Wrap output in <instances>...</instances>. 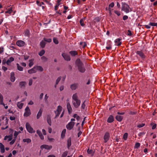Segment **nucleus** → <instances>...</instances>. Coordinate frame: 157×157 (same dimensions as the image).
Instances as JSON below:
<instances>
[{
    "label": "nucleus",
    "instance_id": "nucleus-63",
    "mask_svg": "<svg viewBox=\"0 0 157 157\" xmlns=\"http://www.w3.org/2000/svg\"><path fill=\"white\" fill-rule=\"evenodd\" d=\"M48 139L50 142H53L54 140V139L53 138H50L48 137Z\"/></svg>",
    "mask_w": 157,
    "mask_h": 157
},
{
    "label": "nucleus",
    "instance_id": "nucleus-36",
    "mask_svg": "<svg viewBox=\"0 0 157 157\" xmlns=\"http://www.w3.org/2000/svg\"><path fill=\"white\" fill-rule=\"evenodd\" d=\"M47 121L48 124L50 126L51 125V121L50 117H48L47 118Z\"/></svg>",
    "mask_w": 157,
    "mask_h": 157
},
{
    "label": "nucleus",
    "instance_id": "nucleus-26",
    "mask_svg": "<svg viewBox=\"0 0 157 157\" xmlns=\"http://www.w3.org/2000/svg\"><path fill=\"white\" fill-rule=\"evenodd\" d=\"M34 59H30L29 60V66L30 67H31L33 64L34 63Z\"/></svg>",
    "mask_w": 157,
    "mask_h": 157
},
{
    "label": "nucleus",
    "instance_id": "nucleus-23",
    "mask_svg": "<svg viewBox=\"0 0 157 157\" xmlns=\"http://www.w3.org/2000/svg\"><path fill=\"white\" fill-rule=\"evenodd\" d=\"M116 119L118 121H121L123 119V117L120 115H117L116 117Z\"/></svg>",
    "mask_w": 157,
    "mask_h": 157
},
{
    "label": "nucleus",
    "instance_id": "nucleus-31",
    "mask_svg": "<svg viewBox=\"0 0 157 157\" xmlns=\"http://www.w3.org/2000/svg\"><path fill=\"white\" fill-rule=\"evenodd\" d=\"M17 69L20 71H23V68L22 67L20 66L18 63L17 64Z\"/></svg>",
    "mask_w": 157,
    "mask_h": 157
},
{
    "label": "nucleus",
    "instance_id": "nucleus-22",
    "mask_svg": "<svg viewBox=\"0 0 157 157\" xmlns=\"http://www.w3.org/2000/svg\"><path fill=\"white\" fill-rule=\"evenodd\" d=\"M113 117L112 116H110L107 119V122L109 123H111L113 121Z\"/></svg>",
    "mask_w": 157,
    "mask_h": 157
},
{
    "label": "nucleus",
    "instance_id": "nucleus-42",
    "mask_svg": "<svg viewBox=\"0 0 157 157\" xmlns=\"http://www.w3.org/2000/svg\"><path fill=\"white\" fill-rule=\"evenodd\" d=\"M114 13L118 16H119L121 15L120 12L119 11L115 10L114 11Z\"/></svg>",
    "mask_w": 157,
    "mask_h": 157
},
{
    "label": "nucleus",
    "instance_id": "nucleus-45",
    "mask_svg": "<svg viewBox=\"0 0 157 157\" xmlns=\"http://www.w3.org/2000/svg\"><path fill=\"white\" fill-rule=\"evenodd\" d=\"M67 153L68 152L67 151H65L62 154V157H66L67 155Z\"/></svg>",
    "mask_w": 157,
    "mask_h": 157
},
{
    "label": "nucleus",
    "instance_id": "nucleus-19",
    "mask_svg": "<svg viewBox=\"0 0 157 157\" xmlns=\"http://www.w3.org/2000/svg\"><path fill=\"white\" fill-rule=\"evenodd\" d=\"M78 86V84L74 83L71 86V88L72 90H75L77 87Z\"/></svg>",
    "mask_w": 157,
    "mask_h": 157
},
{
    "label": "nucleus",
    "instance_id": "nucleus-47",
    "mask_svg": "<svg viewBox=\"0 0 157 157\" xmlns=\"http://www.w3.org/2000/svg\"><path fill=\"white\" fill-rule=\"evenodd\" d=\"M114 3L113 2H112L109 5V8H113L114 6Z\"/></svg>",
    "mask_w": 157,
    "mask_h": 157
},
{
    "label": "nucleus",
    "instance_id": "nucleus-61",
    "mask_svg": "<svg viewBox=\"0 0 157 157\" xmlns=\"http://www.w3.org/2000/svg\"><path fill=\"white\" fill-rule=\"evenodd\" d=\"M60 77H59L57 79L56 81V85H57V84H58V83H59V82L60 81Z\"/></svg>",
    "mask_w": 157,
    "mask_h": 157
},
{
    "label": "nucleus",
    "instance_id": "nucleus-64",
    "mask_svg": "<svg viewBox=\"0 0 157 157\" xmlns=\"http://www.w3.org/2000/svg\"><path fill=\"white\" fill-rule=\"evenodd\" d=\"M85 101H84L82 105V108L83 109H84L85 108Z\"/></svg>",
    "mask_w": 157,
    "mask_h": 157
},
{
    "label": "nucleus",
    "instance_id": "nucleus-48",
    "mask_svg": "<svg viewBox=\"0 0 157 157\" xmlns=\"http://www.w3.org/2000/svg\"><path fill=\"white\" fill-rule=\"evenodd\" d=\"M151 125H152V129H154L156 128V125L154 123H151Z\"/></svg>",
    "mask_w": 157,
    "mask_h": 157
},
{
    "label": "nucleus",
    "instance_id": "nucleus-11",
    "mask_svg": "<svg viewBox=\"0 0 157 157\" xmlns=\"http://www.w3.org/2000/svg\"><path fill=\"white\" fill-rule=\"evenodd\" d=\"M52 148V146H49L46 144H44L40 146L41 149L45 148L47 150H50Z\"/></svg>",
    "mask_w": 157,
    "mask_h": 157
},
{
    "label": "nucleus",
    "instance_id": "nucleus-38",
    "mask_svg": "<svg viewBox=\"0 0 157 157\" xmlns=\"http://www.w3.org/2000/svg\"><path fill=\"white\" fill-rule=\"evenodd\" d=\"M45 53V51L44 50H42L41 51H40V52L39 53V55L40 56H42V55H43Z\"/></svg>",
    "mask_w": 157,
    "mask_h": 157
},
{
    "label": "nucleus",
    "instance_id": "nucleus-50",
    "mask_svg": "<svg viewBox=\"0 0 157 157\" xmlns=\"http://www.w3.org/2000/svg\"><path fill=\"white\" fill-rule=\"evenodd\" d=\"M16 138H14V139H13L10 142V145L13 144L15 142L16 140Z\"/></svg>",
    "mask_w": 157,
    "mask_h": 157
},
{
    "label": "nucleus",
    "instance_id": "nucleus-21",
    "mask_svg": "<svg viewBox=\"0 0 157 157\" xmlns=\"http://www.w3.org/2000/svg\"><path fill=\"white\" fill-rule=\"evenodd\" d=\"M14 76V73L13 72H11L10 74V80L12 82H14L15 80V78Z\"/></svg>",
    "mask_w": 157,
    "mask_h": 157
},
{
    "label": "nucleus",
    "instance_id": "nucleus-53",
    "mask_svg": "<svg viewBox=\"0 0 157 157\" xmlns=\"http://www.w3.org/2000/svg\"><path fill=\"white\" fill-rule=\"evenodd\" d=\"M87 152L88 154H92L93 151L91 150H90L89 149H88L87 150Z\"/></svg>",
    "mask_w": 157,
    "mask_h": 157
},
{
    "label": "nucleus",
    "instance_id": "nucleus-29",
    "mask_svg": "<svg viewBox=\"0 0 157 157\" xmlns=\"http://www.w3.org/2000/svg\"><path fill=\"white\" fill-rule=\"evenodd\" d=\"M67 147L69 148L71 145V138H69L67 140Z\"/></svg>",
    "mask_w": 157,
    "mask_h": 157
},
{
    "label": "nucleus",
    "instance_id": "nucleus-3",
    "mask_svg": "<svg viewBox=\"0 0 157 157\" xmlns=\"http://www.w3.org/2000/svg\"><path fill=\"white\" fill-rule=\"evenodd\" d=\"M76 63L78 66V69L79 71L83 73L85 71V69L83 67V64L82 63L79 59H78L76 61Z\"/></svg>",
    "mask_w": 157,
    "mask_h": 157
},
{
    "label": "nucleus",
    "instance_id": "nucleus-8",
    "mask_svg": "<svg viewBox=\"0 0 157 157\" xmlns=\"http://www.w3.org/2000/svg\"><path fill=\"white\" fill-rule=\"evenodd\" d=\"M136 54L142 59H144L146 58L145 55L142 51H138L136 52Z\"/></svg>",
    "mask_w": 157,
    "mask_h": 157
},
{
    "label": "nucleus",
    "instance_id": "nucleus-51",
    "mask_svg": "<svg viewBox=\"0 0 157 157\" xmlns=\"http://www.w3.org/2000/svg\"><path fill=\"white\" fill-rule=\"evenodd\" d=\"M18 135V133L17 132V131H15L14 132V137L15 138H16L17 136Z\"/></svg>",
    "mask_w": 157,
    "mask_h": 157
},
{
    "label": "nucleus",
    "instance_id": "nucleus-57",
    "mask_svg": "<svg viewBox=\"0 0 157 157\" xmlns=\"http://www.w3.org/2000/svg\"><path fill=\"white\" fill-rule=\"evenodd\" d=\"M36 3L37 5L39 6H42L41 4L40 3V2L38 1H36Z\"/></svg>",
    "mask_w": 157,
    "mask_h": 157
},
{
    "label": "nucleus",
    "instance_id": "nucleus-13",
    "mask_svg": "<svg viewBox=\"0 0 157 157\" xmlns=\"http://www.w3.org/2000/svg\"><path fill=\"white\" fill-rule=\"evenodd\" d=\"M62 56L65 60L69 61L70 60V58L69 56L65 53H63Z\"/></svg>",
    "mask_w": 157,
    "mask_h": 157
},
{
    "label": "nucleus",
    "instance_id": "nucleus-62",
    "mask_svg": "<svg viewBox=\"0 0 157 157\" xmlns=\"http://www.w3.org/2000/svg\"><path fill=\"white\" fill-rule=\"evenodd\" d=\"M10 119L11 121H13L15 120V118L14 117H10Z\"/></svg>",
    "mask_w": 157,
    "mask_h": 157
},
{
    "label": "nucleus",
    "instance_id": "nucleus-54",
    "mask_svg": "<svg viewBox=\"0 0 157 157\" xmlns=\"http://www.w3.org/2000/svg\"><path fill=\"white\" fill-rule=\"evenodd\" d=\"M79 22H80V24L81 26H84V22H83V20L81 19L80 20Z\"/></svg>",
    "mask_w": 157,
    "mask_h": 157
},
{
    "label": "nucleus",
    "instance_id": "nucleus-52",
    "mask_svg": "<svg viewBox=\"0 0 157 157\" xmlns=\"http://www.w3.org/2000/svg\"><path fill=\"white\" fill-rule=\"evenodd\" d=\"M54 42L56 44H57L58 43V40L56 38H54L53 39Z\"/></svg>",
    "mask_w": 157,
    "mask_h": 157
},
{
    "label": "nucleus",
    "instance_id": "nucleus-35",
    "mask_svg": "<svg viewBox=\"0 0 157 157\" xmlns=\"http://www.w3.org/2000/svg\"><path fill=\"white\" fill-rule=\"evenodd\" d=\"M3 97L2 95L0 94V104H3Z\"/></svg>",
    "mask_w": 157,
    "mask_h": 157
},
{
    "label": "nucleus",
    "instance_id": "nucleus-16",
    "mask_svg": "<svg viewBox=\"0 0 157 157\" xmlns=\"http://www.w3.org/2000/svg\"><path fill=\"white\" fill-rule=\"evenodd\" d=\"M12 139V135H11L9 136H5L4 140H7L8 141H11Z\"/></svg>",
    "mask_w": 157,
    "mask_h": 157
},
{
    "label": "nucleus",
    "instance_id": "nucleus-59",
    "mask_svg": "<svg viewBox=\"0 0 157 157\" xmlns=\"http://www.w3.org/2000/svg\"><path fill=\"white\" fill-rule=\"evenodd\" d=\"M2 69L4 71H6L7 69V68L6 67H5V66H2Z\"/></svg>",
    "mask_w": 157,
    "mask_h": 157
},
{
    "label": "nucleus",
    "instance_id": "nucleus-34",
    "mask_svg": "<svg viewBox=\"0 0 157 157\" xmlns=\"http://www.w3.org/2000/svg\"><path fill=\"white\" fill-rule=\"evenodd\" d=\"M70 53L72 56H75L77 55V52L75 51H72L70 52Z\"/></svg>",
    "mask_w": 157,
    "mask_h": 157
},
{
    "label": "nucleus",
    "instance_id": "nucleus-12",
    "mask_svg": "<svg viewBox=\"0 0 157 157\" xmlns=\"http://www.w3.org/2000/svg\"><path fill=\"white\" fill-rule=\"evenodd\" d=\"M121 38H118L116 39L115 41L114 42L116 45L119 46L121 44Z\"/></svg>",
    "mask_w": 157,
    "mask_h": 157
},
{
    "label": "nucleus",
    "instance_id": "nucleus-49",
    "mask_svg": "<svg viewBox=\"0 0 157 157\" xmlns=\"http://www.w3.org/2000/svg\"><path fill=\"white\" fill-rule=\"evenodd\" d=\"M73 117L74 118H76L77 120L79 119V117L76 114H74L73 115Z\"/></svg>",
    "mask_w": 157,
    "mask_h": 157
},
{
    "label": "nucleus",
    "instance_id": "nucleus-2",
    "mask_svg": "<svg viewBox=\"0 0 157 157\" xmlns=\"http://www.w3.org/2000/svg\"><path fill=\"white\" fill-rule=\"evenodd\" d=\"M122 11L126 13H128L132 11V10L128 4L126 3L122 2L121 3V9Z\"/></svg>",
    "mask_w": 157,
    "mask_h": 157
},
{
    "label": "nucleus",
    "instance_id": "nucleus-37",
    "mask_svg": "<svg viewBox=\"0 0 157 157\" xmlns=\"http://www.w3.org/2000/svg\"><path fill=\"white\" fill-rule=\"evenodd\" d=\"M140 146V144L139 143H136L135 144L134 148H138Z\"/></svg>",
    "mask_w": 157,
    "mask_h": 157
},
{
    "label": "nucleus",
    "instance_id": "nucleus-24",
    "mask_svg": "<svg viewBox=\"0 0 157 157\" xmlns=\"http://www.w3.org/2000/svg\"><path fill=\"white\" fill-rule=\"evenodd\" d=\"M23 142L24 143H30L31 142V140L29 138L24 139L23 140Z\"/></svg>",
    "mask_w": 157,
    "mask_h": 157
},
{
    "label": "nucleus",
    "instance_id": "nucleus-5",
    "mask_svg": "<svg viewBox=\"0 0 157 157\" xmlns=\"http://www.w3.org/2000/svg\"><path fill=\"white\" fill-rule=\"evenodd\" d=\"M75 121V119L74 118L71 119V121L66 125V128L67 129L71 130L72 129L75 125V123L74 122Z\"/></svg>",
    "mask_w": 157,
    "mask_h": 157
},
{
    "label": "nucleus",
    "instance_id": "nucleus-17",
    "mask_svg": "<svg viewBox=\"0 0 157 157\" xmlns=\"http://www.w3.org/2000/svg\"><path fill=\"white\" fill-rule=\"evenodd\" d=\"M14 60V58L12 57H10L6 62V64L9 65L10 64L11 62L13 61Z\"/></svg>",
    "mask_w": 157,
    "mask_h": 157
},
{
    "label": "nucleus",
    "instance_id": "nucleus-32",
    "mask_svg": "<svg viewBox=\"0 0 157 157\" xmlns=\"http://www.w3.org/2000/svg\"><path fill=\"white\" fill-rule=\"evenodd\" d=\"M45 45V42L43 40H42L40 43V45L42 48L44 47Z\"/></svg>",
    "mask_w": 157,
    "mask_h": 157
},
{
    "label": "nucleus",
    "instance_id": "nucleus-39",
    "mask_svg": "<svg viewBox=\"0 0 157 157\" xmlns=\"http://www.w3.org/2000/svg\"><path fill=\"white\" fill-rule=\"evenodd\" d=\"M128 134L127 133H125L123 136V139L124 140H126L128 137Z\"/></svg>",
    "mask_w": 157,
    "mask_h": 157
},
{
    "label": "nucleus",
    "instance_id": "nucleus-60",
    "mask_svg": "<svg viewBox=\"0 0 157 157\" xmlns=\"http://www.w3.org/2000/svg\"><path fill=\"white\" fill-rule=\"evenodd\" d=\"M33 83V80L32 79H30L29 80V86H31Z\"/></svg>",
    "mask_w": 157,
    "mask_h": 157
},
{
    "label": "nucleus",
    "instance_id": "nucleus-43",
    "mask_svg": "<svg viewBox=\"0 0 157 157\" xmlns=\"http://www.w3.org/2000/svg\"><path fill=\"white\" fill-rule=\"evenodd\" d=\"M29 31L28 30H27L25 31V35L26 36H29Z\"/></svg>",
    "mask_w": 157,
    "mask_h": 157
},
{
    "label": "nucleus",
    "instance_id": "nucleus-41",
    "mask_svg": "<svg viewBox=\"0 0 157 157\" xmlns=\"http://www.w3.org/2000/svg\"><path fill=\"white\" fill-rule=\"evenodd\" d=\"M44 40L45 41L47 42L48 43L51 42L52 41L51 39L50 38L47 39L46 38H44Z\"/></svg>",
    "mask_w": 157,
    "mask_h": 157
},
{
    "label": "nucleus",
    "instance_id": "nucleus-56",
    "mask_svg": "<svg viewBox=\"0 0 157 157\" xmlns=\"http://www.w3.org/2000/svg\"><path fill=\"white\" fill-rule=\"evenodd\" d=\"M128 17L127 15H124L123 17V19L124 20H127V19H128Z\"/></svg>",
    "mask_w": 157,
    "mask_h": 157
},
{
    "label": "nucleus",
    "instance_id": "nucleus-30",
    "mask_svg": "<svg viewBox=\"0 0 157 157\" xmlns=\"http://www.w3.org/2000/svg\"><path fill=\"white\" fill-rule=\"evenodd\" d=\"M66 129H63L62 132L61 134V137L62 138H63L64 137L65 133H66Z\"/></svg>",
    "mask_w": 157,
    "mask_h": 157
},
{
    "label": "nucleus",
    "instance_id": "nucleus-4",
    "mask_svg": "<svg viewBox=\"0 0 157 157\" xmlns=\"http://www.w3.org/2000/svg\"><path fill=\"white\" fill-rule=\"evenodd\" d=\"M62 107L60 105L57 107L56 110L54 111L55 114V118H57L59 116L62 110Z\"/></svg>",
    "mask_w": 157,
    "mask_h": 157
},
{
    "label": "nucleus",
    "instance_id": "nucleus-10",
    "mask_svg": "<svg viewBox=\"0 0 157 157\" xmlns=\"http://www.w3.org/2000/svg\"><path fill=\"white\" fill-rule=\"evenodd\" d=\"M16 44L18 46L21 47L24 46L25 44V43L22 40H18L17 41Z\"/></svg>",
    "mask_w": 157,
    "mask_h": 157
},
{
    "label": "nucleus",
    "instance_id": "nucleus-18",
    "mask_svg": "<svg viewBox=\"0 0 157 157\" xmlns=\"http://www.w3.org/2000/svg\"><path fill=\"white\" fill-rule=\"evenodd\" d=\"M67 108L69 113H71L72 112V108L69 103H68L67 104Z\"/></svg>",
    "mask_w": 157,
    "mask_h": 157
},
{
    "label": "nucleus",
    "instance_id": "nucleus-55",
    "mask_svg": "<svg viewBox=\"0 0 157 157\" xmlns=\"http://www.w3.org/2000/svg\"><path fill=\"white\" fill-rule=\"evenodd\" d=\"M80 44L82 46L83 48H85L86 46V44L85 42H80Z\"/></svg>",
    "mask_w": 157,
    "mask_h": 157
},
{
    "label": "nucleus",
    "instance_id": "nucleus-27",
    "mask_svg": "<svg viewBox=\"0 0 157 157\" xmlns=\"http://www.w3.org/2000/svg\"><path fill=\"white\" fill-rule=\"evenodd\" d=\"M17 107L20 109H21L23 105V103L21 102H18L17 104Z\"/></svg>",
    "mask_w": 157,
    "mask_h": 157
},
{
    "label": "nucleus",
    "instance_id": "nucleus-9",
    "mask_svg": "<svg viewBox=\"0 0 157 157\" xmlns=\"http://www.w3.org/2000/svg\"><path fill=\"white\" fill-rule=\"evenodd\" d=\"M109 133L108 132H105L103 137V139L105 143H106L109 140Z\"/></svg>",
    "mask_w": 157,
    "mask_h": 157
},
{
    "label": "nucleus",
    "instance_id": "nucleus-40",
    "mask_svg": "<svg viewBox=\"0 0 157 157\" xmlns=\"http://www.w3.org/2000/svg\"><path fill=\"white\" fill-rule=\"evenodd\" d=\"M26 84V82H21L20 83V85L21 87H23Z\"/></svg>",
    "mask_w": 157,
    "mask_h": 157
},
{
    "label": "nucleus",
    "instance_id": "nucleus-58",
    "mask_svg": "<svg viewBox=\"0 0 157 157\" xmlns=\"http://www.w3.org/2000/svg\"><path fill=\"white\" fill-rule=\"evenodd\" d=\"M4 51V48L3 47H0V54L2 53Z\"/></svg>",
    "mask_w": 157,
    "mask_h": 157
},
{
    "label": "nucleus",
    "instance_id": "nucleus-14",
    "mask_svg": "<svg viewBox=\"0 0 157 157\" xmlns=\"http://www.w3.org/2000/svg\"><path fill=\"white\" fill-rule=\"evenodd\" d=\"M36 69L35 66L32 69L29 70L28 71V72L30 74L35 73L36 72Z\"/></svg>",
    "mask_w": 157,
    "mask_h": 157
},
{
    "label": "nucleus",
    "instance_id": "nucleus-25",
    "mask_svg": "<svg viewBox=\"0 0 157 157\" xmlns=\"http://www.w3.org/2000/svg\"><path fill=\"white\" fill-rule=\"evenodd\" d=\"M42 110V109H40L38 112V113L37 115L36 118L37 119H39L41 115Z\"/></svg>",
    "mask_w": 157,
    "mask_h": 157
},
{
    "label": "nucleus",
    "instance_id": "nucleus-33",
    "mask_svg": "<svg viewBox=\"0 0 157 157\" xmlns=\"http://www.w3.org/2000/svg\"><path fill=\"white\" fill-rule=\"evenodd\" d=\"M149 25L152 26H157V22L153 23L150 22L149 24Z\"/></svg>",
    "mask_w": 157,
    "mask_h": 157
},
{
    "label": "nucleus",
    "instance_id": "nucleus-46",
    "mask_svg": "<svg viewBox=\"0 0 157 157\" xmlns=\"http://www.w3.org/2000/svg\"><path fill=\"white\" fill-rule=\"evenodd\" d=\"M145 125V124L144 123L140 124H138L137 125V127L139 128H140L143 127Z\"/></svg>",
    "mask_w": 157,
    "mask_h": 157
},
{
    "label": "nucleus",
    "instance_id": "nucleus-15",
    "mask_svg": "<svg viewBox=\"0 0 157 157\" xmlns=\"http://www.w3.org/2000/svg\"><path fill=\"white\" fill-rule=\"evenodd\" d=\"M0 152L2 153H4L5 151L4 146L1 143H0Z\"/></svg>",
    "mask_w": 157,
    "mask_h": 157
},
{
    "label": "nucleus",
    "instance_id": "nucleus-1",
    "mask_svg": "<svg viewBox=\"0 0 157 157\" xmlns=\"http://www.w3.org/2000/svg\"><path fill=\"white\" fill-rule=\"evenodd\" d=\"M72 98L74 100L72 101L73 105L75 108H78L80 105L81 101L78 99L77 94L76 93L72 95Z\"/></svg>",
    "mask_w": 157,
    "mask_h": 157
},
{
    "label": "nucleus",
    "instance_id": "nucleus-44",
    "mask_svg": "<svg viewBox=\"0 0 157 157\" xmlns=\"http://www.w3.org/2000/svg\"><path fill=\"white\" fill-rule=\"evenodd\" d=\"M60 3H57L55 6L54 10H55L56 11L58 9L59 6L60 5Z\"/></svg>",
    "mask_w": 157,
    "mask_h": 157
},
{
    "label": "nucleus",
    "instance_id": "nucleus-7",
    "mask_svg": "<svg viewBox=\"0 0 157 157\" xmlns=\"http://www.w3.org/2000/svg\"><path fill=\"white\" fill-rule=\"evenodd\" d=\"M31 114V112L29 108L27 106L25 109V112L24 113V117H27L29 116Z\"/></svg>",
    "mask_w": 157,
    "mask_h": 157
},
{
    "label": "nucleus",
    "instance_id": "nucleus-6",
    "mask_svg": "<svg viewBox=\"0 0 157 157\" xmlns=\"http://www.w3.org/2000/svg\"><path fill=\"white\" fill-rule=\"evenodd\" d=\"M26 128L27 131L30 133H32L35 132V130H33L29 123H26Z\"/></svg>",
    "mask_w": 157,
    "mask_h": 157
},
{
    "label": "nucleus",
    "instance_id": "nucleus-28",
    "mask_svg": "<svg viewBox=\"0 0 157 157\" xmlns=\"http://www.w3.org/2000/svg\"><path fill=\"white\" fill-rule=\"evenodd\" d=\"M36 67V71L38 70L39 71H42L43 70V69L42 67L40 66H35Z\"/></svg>",
    "mask_w": 157,
    "mask_h": 157
},
{
    "label": "nucleus",
    "instance_id": "nucleus-20",
    "mask_svg": "<svg viewBox=\"0 0 157 157\" xmlns=\"http://www.w3.org/2000/svg\"><path fill=\"white\" fill-rule=\"evenodd\" d=\"M12 8H9L5 12V14H6V16H8L9 15H7V14L8 13L9 14H10L12 13Z\"/></svg>",
    "mask_w": 157,
    "mask_h": 157
}]
</instances>
